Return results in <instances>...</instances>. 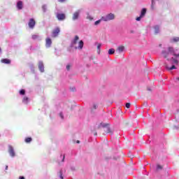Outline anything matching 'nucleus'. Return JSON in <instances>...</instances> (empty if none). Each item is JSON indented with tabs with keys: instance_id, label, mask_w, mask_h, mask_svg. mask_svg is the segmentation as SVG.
<instances>
[{
	"instance_id": "58836bf2",
	"label": "nucleus",
	"mask_w": 179,
	"mask_h": 179,
	"mask_svg": "<svg viewBox=\"0 0 179 179\" xmlns=\"http://www.w3.org/2000/svg\"><path fill=\"white\" fill-rule=\"evenodd\" d=\"M6 170H8V166H6Z\"/></svg>"
},
{
	"instance_id": "473e14b6",
	"label": "nucleus",
	"mask_w": 179,
	"mask_h": 179,
	"mask_svg": "<svg viewBox=\"0 0 179 179\" xmlns=\"http://www.w3.org/2000/svg\"><path fill=\"white\" fill-rule=\"evenodd\" d=\"M59 115L62 120H64V114L62 113V112L59 113Z\"/></svg>"
},
{
	"instance_id": "6e6552de",
	"label": "nucleus",
	"mask_w": 179,
	"mask_h": 179,
	"mask_svg": "<svg viewBox=\"0 0 179 179\" xmlns=\"http://www.w3.org/2000/svg\"><path fill=\"white\" fill-rule=\"evenodd\" d=\"M51 45H52V41L50 38H45V48H50Z\"/></svg>"
},
{
	"instance_id": "f704fd0d",
	"label": "nucleus",
	"mask_w": 179,
	"mask_h": 179,
	"mask_svg": "<svg viewBox=\"0 0 179 179\" xmlns=\"http://www.w3.org/2000/svg\"><path fill=\"white\" fill-rule=\"evenodd\" d=\"M130 33H131V34H134V33H135V31L131 30V31H130Z\"/></svg>"
},
{
	"instance_id": "1a4fd4ad",
	"label": "nucleus",
	"mask_w": 179,
	"mask_h": 179,
	"mask_svg": "<svg viewBox=\"0 0 179 179\" xmlns=\"http://www.w3.org/2000/svg\"><path fill=\"white\" fill-rule=\"evenodd\" d=\"M124 51H125V46L124 45H119L116 49V52H117V54H122Z\"/></svg>"
},
{
	"instance_id": "b1692460",
	"label": "nucleus",
	"mask_w": 179,
	"mask_h": 179,
	"mask_svg": "<svg viewBox=\"0 0 179 179\" xmlns=\"http://www.w3.org/2000/svg\"><path fill=\"white\" fill-rule=\"evenodd\" d=\"M155 5H156V0H152L151 8L155 9Z\"/></svg>"
},
{
	"instance_id": "f03ea898",
	"label": "nucleus",
	"mask_w": 179,
	"mask_h": 179,
	"mask_svg": "<svg viewBox=\"0 0 179 179\" xmlns=\"http://www.w3.org/2000/svg\"><path fill=\"white\" fill-rule=\"evenodd\" d=\"M83 45H85V43L82 40L79 41V36H76L71 41V48H74V50L82 51L83 50Z\"/></svg>"
},
{
	"instance_id": "c756f323",
	"label": "nucleus",
	"mask_w": 179,
	"mask_h": 179,
	"mask_svg": "<svg viewBox=\"0 0 179 179\" xmlns=\"http://www.w3.org/2000/svg\"><path fill=\"white\" fill-rule=\"evenodd\" d=\"M142 19H143V17H141V16L140 15L139 17H137L136 18V20L137 22H141V20Z\"/></svg>"
},
{
	"instance_id": "20e7f679",
	"label": "nucleus",
	"mask_w": 179,
	"mask_h": 179,
	"mask_svg": "<svg viewBox=\"0 0 179 179\" xmlns=\"http://www.w3.org/2000/svg\"><path fill=\"white\" fill-rule=\"evenodd\" d=\"M8 153L10 157H15V156H16L15 148H13L12 145H8Z\"/></svg>"
},
{
	"instance_id": "393cba45",
	"label": "nucleus",
	"mask_w": 179,
	"mask_h": 179,
	"mask_svg": "<svg viewBox=\"0 0 179 179\" xmlns=\"http://www.w3.org/2000/svg\"><path fill=\"white\" fill-rule=\"evenodd\" d=\"M71 68H72V64H69L66 66V71H71Z\"/></svg>"
},
{
	"instance_id": "4c0bfd02",
	"label": "nucleus",
	"mask_w": 179,
	"mask_h": 179,
	"mask_svg": "<svg viewBox=\"0 0 179 179\" xmlns=\"http://www.w3.org/2000/svg\"><path fill=\"white\" fill-rule=\"evenodd\" d=\"M64 160H65V156L63 157L62 162H64Z\"/></svg>"
},
{
	"instance_id": "9b49d317",
	"label": "nucleus",
	"mask_w": 179,
	"mask_h": 179,
	"mask_svg": "<svg viewBox=\"0 0 179 179\" xmlns=\"http://www.w3.org/2000/svg\"><path fill=\"white\" fill-rule=\"evenodd\" d=\"M57 17L58 20L62 21V20H65V19L66 18V16L64 13H57Z\"/></svg>"
},
{
	"instance_id": "7c9ffc66",
	"label": "nucleus",
	"mask_w": 179,
	"mask_h": 179,
	"mask_svg": "<svg viewBox=\"0 0 179 179\" xmlns=\"http://www.w3.org/2000/svg\"><path fill=\"white\" fill-rule=\"evenodd\" d=\"M162 169H163V166H162V165H157V171H159V170H162Z\"/></svg>"
},
{
	"instance_id": "aec40b11",
	"label": "nucleus",
	"mask_w": 179,
	"mask_h": 179,
	"mask_svg": "<svg viewBox=\"0 0 179 179\" xmlns=\"http://www.w3.org/2000/svg\"><path fill=\"white\" fill-rule=\"evenodd\" d=\"M115 52V50L114 48H110L108 51V54L109 55H113V54H114Z\"/></svg>"
},
{
	"instance_id": "cd10ccee",
	"label": "nucleus",
	"mask_w": 179,
	"mask_h": 179,
	"mask_svg": "<svg viewBox=\"0 0 179 179\" xmlns=\"http://www.w3.org/2000/svg\"><path fill=\"white\" fill-rule=\"evenodd\" d=\"M97 107H99V106L96 103H94L93 106H92V110H96L97 109Z\"/></svg>"
},
{
	"instance_id": "c9c22d12",
	"label": "nucleus",
	"mask_w": 179,
	"mask_h": 179,
	"mask_svg": "<svg viewBox=\"0 0 179 179\" xmlns=\"http://www.w3.org/2000/svg\"><path fill=\"white\" fill-rule=\"evenodd\" d=\"M19 179H25L24 176H20Z\"/></svg>"
},
{
	"instance_id": "f257e3e1",
	"label": "nucleus",
	"mask_w": 179,
	"mask_h": 179,
	"mask_svg": "<svg viewBox=\"0 0 179 179\" xmlns=\"http://www.w3.org/2000/svg\"><path fill=\"white\" fill-rule=\"evenodd\" d=\"M178 50H174V48L171 47H169L166 49L164 50L162 52V57L166 58L168 61L172 62V66L169 67V66L166 65V69L168 71H173V69H177L175 65H178V60L176 58H179V53H177ZM170 57H172L171 59ZM176 57V58H174Z\"/></svg>"
},
{
	"instance_id": "c85d7f7f",
	"label": "nucleus",
	"mask_w": 179,
	"mask_h": 179,
	"mask_svg": "<svg viewBox=\"0 0 179 179\" xmlns=\"http://www.w3.org/2000/svg\"><path fill=\"white\" fill-rule=\"evenodd\" d=\"M25 142L26 143H30V142H31V138H27Z\"/></svg>"
},
{
	"instance_id": "f3484780",
	"label": "nucleus",
	"mask_w": 179,
	"mask_h": 179,
	"mask_svg": "<svg viewBox=\"0 0 179 179\" xmlns=\"http://www.w3.org/2000/svg\"><path fill=\"white\" fill-rule=\"evenodd\" d=\"M146 12H147L146 8H143L141 11L140 16H141L142 17H145V15H146Z\"/></svg>"
},
{
	"instance_id": "2eb2a0df",
	"label": "nucleus",
	"mask_w": 179,
	"mask_h": 179,
	"mask_svg": "<svg viewBox=\"0 0 179 179\" xmlns=\"http://www.w3.org/2000/svg\"><path fill=\"white\" fill-rule=\"evenodd\" d=\"M32 40H37L38 41H41L43 38L38 34H34L32 35Z\"/></svg>"
},
{
	"instance_id": "a19ab883",
	"label": "nucleus",
	"mask_w": 179,
	"mask_h": 179,
	"mask_svg": "<svg viewBox=\"0 0 179 179\" xmlns=\"http://www.w3.org/2000/svg\"><path fill=\"white\" fill-rule=\"evenodd\" d=\"M148 90H150V88H148Z\"/></svg>"
},
{
	"instance_id": "6ab92c4d",
	"label": "nucleus",
	"mask_w": 179,
	"mask_h": 179,
	"mask_svg": "<svg viewBox=\"0 0 179 179\" xmlns=\"http://www.w3.org/2000/svg\"><path fill=\"white\" fill-rule=\"evenodd\" d=\"M1 62L2 64H10V60L8 59H2L1 60Z\"/></svg>"
},
{
	"instance_id": "0eeeda50",
	"label": "nucleus",
	"mask_w": 179,
	"mask_h": 179,
	"mask_svg": "<svg viewBox=\"0 0 179 179\" xmlns=\"http://www.w3.org/2000/svg\"><path fill=\"white\" fill-rule=\"evenodd\" d=\"M79 15H80V10H78L77 11L74 12L72 17V20H78L79 19Z\"/></svg>"
},
{
	"instance_id": "ddd939ff",
	"label": "nucleus",
	"mask_w": 179,
	"mask_h": 179,
	"mask_svg": "<svg viewBox=\"0 0 179 179\" xmlns=\"http://www.w3.org/2000/svg\"><path fill=\"white\" fill-rule=\"evenodd\" d=\"M16 7L18 10H22V9H23V1H18L17 2Z\"/></svg>"
},
{
	"instance_id": "ea45409f",
	"label": "nucleus",
	"mask_w": 179,
	"mask_h": 179,
	"mask_svg": "<svg viewBox=\"0 0 179 179\" xmlns=\"http://www.w3.org/2000/svg\"><path fill=\"white\" fill-rule=\"evenodd\" d=\"M178 80H179V77L177 78Z\"/></svg>"
},
{
	"instance_id": "72a5a7b5",
	"label": "nucleus",
	"mask_w": 179,
	"mask_h": 179,
	"mask_svg": "<svg viewBox=\"0 0 179 179\" xmlns=\"http://www.w3.org/2000/svg\"><path fill=\"white\" fill-rule=\"evenodd\" d=\"M126 107H127V108H129V107H131V103H126Z\"/></svg>"
},
{
	"instance_id": "9d476101",
	"label": "nucleus",
	"mask_w": 179,
	"mask_h": 179,
	"mask_svg": "<svg viewBox=\"0 0 179 179\" xmlns=\"http://www.w3.org/2000/svg\"><path fill=\"white\" fill-rule=\"evenodd\" d=\"M38 68L42 73L44 72V63L43 62L39 61L38 64Z\"/></svg>"
},
{
	"instance_id": "f8f14e48",
	"label": "nucleus",
	"mask_w": 179,
	"mask_h": 179,
	"mask_svg": "<svg viewBox=\"0 0 179 179\" xmlns=\"http://www.w3.org/2000/svg\"><path fill=\"white\" fill-rule=\"evenodd\" d=\"M59 31H61V30L59 27L55 28L52 31V37H57L59 34Z\"/></svg>"
},
{
	"instance_id": "39448f33",
	"label": "nucleus",
	"mask_w": 179,
	"mask_h": 179,
	"mask_svg": "<svg viewBox=\"0 0 179 179\" xmlns=\"http://www.w3.org/2000/svg\"><path fill=\"white\" fill-rule=\"evenodd\" d=\"M28 26L29 29H34L36 26V20H34V18H30L28 22Z\"/></svg>"
},
{
	"instance_id": "4468645a",
	"label": "nucleus",
	"mask_w": 179,
	"mask_h": 179,
	"mask_svg": "<svg viewBox=\"0 0 179 179\" xmlns=\"http://www.w3.org/2000/svg\"><path fill=\"white\" fill-rule=\"evenodd\" d=\"M154 33L155 34H159L160 33V26L159 25H155L153 27Z\"/></svg>"
},
{
	"instance_id": "5701e85b",
	"label": "nucleus",
	"mask_w": 179,
	"mask_h": 179,
	"mask_svg": "<svg viewBox=\"0 0 179 179\" xmlns=\"http://www.w3.org/2000/svg\"><path fill=\"white\" fill-rule=\"evenodd\" d=\"M86 19H87L88 20H93V17L92 15H90V14L89 13H87V17Z\"/></svg>"
},
{
	"instance_id": "bb28decb",
	"label": "nucleus",
	"mask_w": 179,
	"mask_h": 179,
	"mask_svg": "<svg viewBox=\"0 0 179 179\" xmlns=\"http://www.w3.org/2000/svg\"><path fill=\"white\" fill-rule=\"evenodd\" d=\"M101 20H101H101H99L96 21L94 22V25L95 26H99V24H100V23H101Z\"/></svg>"
},
{
	"instance_id": "79ce46f5",
	"label": "nucleus",
	"mask_w": 179,
	"mask_h": 179,
	"mask_svg": "<svg viewBox=\"0 0 179 179\" xmlns=\"http://www.w3.org/2000/svg\"><path fill=\"white\" fill-rule=\"evenodd\" d=\"M0 52H1V48H0Z\"/></svg>"
},
{
	"instance_id": "e433bc0d",
	"label": "nucleus",
	"mask_w": 179,
	"mask_h": 179,
	"mask_svg": "<svg viewBox=\"0 0 179 179\" xmlns=\"http://www.w3.org/2000/svg\"><path fill=\"white\" fill-rule=\"evenodd\" d=\"M59 2H65L66 0H58Z\"/></svg>"
},
{
	"instance_id": "a211bd4d",
	"label": "nucleus",
	"mask_w": 179,
	"mask_h": 179,
	"mask_svg": "<svg viewBox=\"0 0 179 179\" xmlns=\"http://www.w3.org/2000/svg\"><path fill=\"white\" fill-rule=\"evenodd\" d=\"M29 101V97L27 96H24L23 99H22V103L24 104H27Z\"/></svg>"
},
{
	"instance_id": "dca6fc26",
	"label": "nucleus",
	"mask_w": 179,
	"mask_h": 179,
	"mask_svg": "<svg viewBox=\"0 0 179 179\" xmlns=\"http://www.w3.org/2000/svg\"><path fill=\"white\" fill-rule=\"evenodd\" d=\"M95 45L96 46V52H97V54L99 55L101 48V43H99L96 42Z\"/></svg>"
},
{
	"instance_id": "423d86ee",
	"label": "nucleus",
	"mask_w": 179,
	"mask_h": 179,
	"mask_svg": "<svg viewBox=\"0 0 179 179\" xmlns=\"http://www.w3.org/2000/svg\"><path fill=\"white\" fill-rule=\"evenodd\" d=\"M101 127L105 128L104 131H105V132H106V134H111V129H110V127H108V124L101 123Z\"/></svg>"
},
{
	"instance_id": "a878e982",
	"label": "nucleus",
	"mask_w": 179,
	"mask_h": 179,
	"mask_svg": "<svg viewBox=\"0 0 179 179\" xmlns=\"http://www.w3.org/2000/svg\"><path fill=\"white\" fill-rule=\"evenodd\" d=\"M42 10H43V12H44V13H45V12H47V5H43L42 6Z\"/></svg>"
},
{
	"instance_id": "412c9836",
	"label": "nucleus",
	"mask_w": 179,
	"mask_h": 179,
	"mask_svg": "<svg viewBox=\"0 0 179 179\" xmlns=\"http://www.w3.org/2000/svg\"><path fill=\"white\" fill-rule=\"evenodd\" d=\"M179 41V37H173L171 39V43H177Z\"/></svg>"
},
{
	"instance_id": "2f4dec72",
	"label": "nucleus",
	"mask_w": 179,
	"mask_h": 179,
	"mask_svg": "<svg viewBox=\"0 0 179 179\" xmlns=\"http://www.w3.org/2000/svg\"><path fill=\"white\" fill-rule=\"evenodd\" d=\"M25 93H26V91L24 90H21L20 91V94H21L22 96H24V94H25Z\"/></svg>"
},
{
	"instance_id": "4be33fe9",
	"label": "nucleus",
	"mask_w": 179,
	"mask_h": 179,
	"mask_svg": "<svg viewBox=\"0 0 179 179\" xmlns=\"http://www.w3.org/2000/svg\"><path fill=\"white\" fill-rule=\"evenodd\" d=\"M58 177H59L60 179H64V173L62 172V170L59 171L58 173Z\"/></svg>"
},
{
	"instance_id": "7ed1b4c3",
	"label": "nucleus",
	"mask_w": 179,
	"mask_h": 179,
	"mask_svg": "<svg viewBox=\"0 0 179 179\" xmlns=\"http://www.w3.org/2000/svg\"><path fill=\"white\" fill-rule=\"evenodd\" d=\"M114 19H115V15L112 13L101 17V20H103V22H110V20H114Z\"/></svg>"
}]
</instances>
